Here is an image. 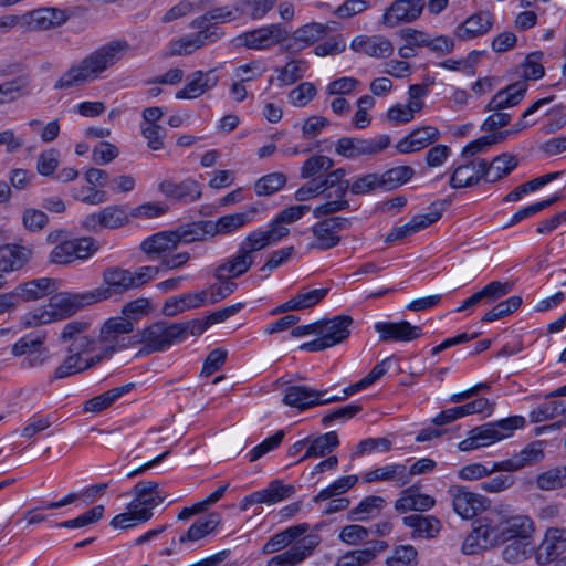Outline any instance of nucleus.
<instances>
[{"label": "nucleus", "instance_id": "1", "mask_svg": "<svg viewBox=\"0 0 566 566\" xmlns=\"http://www.w3.org/2000/svg\"><path fill=\"white\" fill-rule=\"evenodd\" d=\"M476 523L462 544L464 554H475L480 549L503 544L509 539L532 538L535 531L532 518L522 514L509 515L491 511Z\"/></svg>", "mask_w": 566, "mask_h": 566}, {"label": "nucleus", "instance_id": "2", "mask_svg": "<svg viewBox=\"0 0 566 566\" xmlns=\"http://www.w3.org/2000/svg\"><path fill=\"white\" fill-rule=\"evenodd\" d=\"M129 50L130 44L127 40H111L63 73L55 82L54 90H66L96 80L104 71L119 62Z\"/></svg>", "mask_w": 566, "mask_h": 566}, {"label": "nucleus", "instance_id": "3", "mask_svg": "<svg viewBox=\"0 0 566 566\" xmlns=\"http://www.w3.org/2000/svg\"><path fill=\"white\" fill-rule=\"evenodd\" d=\"M285 237L282 229L276 230L270 224L268 230L252 231L240 243L237 253L218 265V277L224 271L231 276H241L247 273L254 262V253L261 251L270 244H273Z\"/></svg>", "mask_w": 566, "mask_h": 566}, {"label": "nucleus", "instance_id": "4", "mask_svg": "<svg viewBox=\"0 0 566 566\" xmlns=\"http://www.w3.org/2000/svg\"><path fill=\"white\" fill-rule=\"evenodd\" d=\"M525 423L526 420L524 417L511 416L475 427L469 432V437L459 443V449L461 451H471L490 446L511 437L515 430L523 428Z\"/></svg>", "mask_w": 566, "mask_h": 566}, {"label": "nucleus", "instance_id": "5", "mask_svg": "<svg viewBox=\"0 0 566 566\" xmlns=\"http://www.w3.org/2000/svg\"><path fill=\"white\" fill-rule=\"evenodd\" d=\"M179 343L175 323L166 321L155 322L129 338V344H140L137 356L167 350L171 345Z\"/></svg>", "mask_w": 566, "mask_h": 566}, {"label": "nucleus", "instance_id": "6", "mask_svg": "<svg viewBox=\"0 0 566 566\" xmlns=\"http://www.w3.org/2000/svg\"><path fill=\"white\" fill-rule=\"evenodd\" d=\"M352 219L345 217H328L318 220L311 227L312 239L307 250L328 251L337 247L340 241V232L352 227Z\"/></svg>", "mask_w": 566, "mask_h": 566}, {"label": "nucleus", "instance_id": "7", "mask_svg": "<svg viewBox=\"0 0 566 566\" xmlns=\"http://www.w3.org/2000/svg\"><path fill=\"white\" fill-rule=\"evenodd\" d=\"M287 30L280 23L245 31L234 39L237 45L245 46L249 50L263 51L277 44L285 46Z\"/></svg>", "mask_w": 566, "mask_h": 566}, {"label": "nucleus", "instance_id": "8", "mask_svg": "<svg viewBox=\"0 0 566 566\" xmlns=\"http://www.w3.org/2000/svg\"><path fill=\"white\" fill-rule=\"evenodd\" d=\"M389 135H379L375 138L340 137L335 144V153L347 159H357L361 156H373L381 153L390 145Z\"/></svg>", "mask_w": 566, "mask_h": 566}, {"label": "nucleus", "instance_id": "9", "mask_svg": "<svg viewBox=\"0 0 566 566\" xmlns=\"http://www.w3.org/2000/svg\"><path fill=\"white\" fill-rule=\"evenodd\" d=\"M130 222L129 209L124 205H109L97 212L86 216L81 226L83 229L98 233L103 229H119Z\"/></svg>", "mask_w": 566, "mask_h": 566}, {"label": "nucleus", "instance_id": "10", "mask_svg": "<svg viewBox=\"0 0 566 566\" xmlns=\"http://www.w3.org/2000/svg\"><path fill=\"white\" fill-rule=\"evenodd\" d=\"M97 249L95 240L90 237L65 240L51 251L50 261L54 264H69L77 259L85 260L90 258Z\"/></svg>", "mask_w": 566, "mask_h": 566}, {"label": "nucleus", "instance_id": "11", "mask_svg": "<svg viewBox=\"0 0 566 566\" xmlns=\"http://www.w3.org/2000/svg\"><path fill=\"white\" fill-rule=\"evenodd\" d=\"M91 324L85 321H72L67 323L61 332V340L70 342L67 353L81 356L95 349L97 339L87 334Z\"/></svg>", "mask_w": 566, "mask_h": 566}, {"label": "nucleus", "instance_id": "12", "mask_svg": "<svg viewBox=\"0 0 566 566\" xmlns=\"http://www.w3.org/2000/svg\"><path fill=\"white\" fill-rule=\"evenodd\" d=\"M454 512L464 520H470L484 511L490 501L480 494L473 493L465 486H450Z\"/></svg>", "mask_w": 566, "mask_h": 566}, {"label": "nucleus", "instance_id": "13", "mask_svg": "<svg viewBox=\"0 0 566 566\" xmlns=\"http://www.w3.org/2000/svg\"><path fill=\"white\" fill-rule=\"evenodd\" d=\"M326 395L327 390H315L307 386L293 385L286 388L283 402L286 406L305 410L336 400V398H328Z\"/></svg>", "mask_w": 566, "mask_h": 566}, {"label": "nucleus", "instance_id": "14", "mask_svg": "<svg viewBox=\"0 0 566 566\" xmlns=\"http://www.w3.org/2000/svg\"><path fill=\"white\" fill-rule=\"evenodd\" d=\"M158 190L171 201L188 205L201 198V185L192 179L186 178L179 182L172 179H165L158 185Z\"/></svg>", "mask_w": 566, "mask_h": 566}, {"label": "nucleus", "instance_id": "15", "mask_svg": "<svg viewBox=\"0 0 566 566\" xmlns=\"http://www.w3.org/2000/svg\"><path fill=\"white\" fill-rule=\"evenodd\" d=\"M319 543L321 537L317 534L306 535L287 551L271 557L266 566H296L312 555Z\"/></svg>", "mask_w": 566, "mask_h": 566}, {"label": "nucleus", "instance_id": "16", "mask_svg": "<svg viewBox=\"0 0 566 566\" xmlns=\"http://www.w3.org/2000/svg\"><path fill=\"white\" fill-rule=\"evenodd\" d=\"M295 493V486L283 484L280 480L272 481L268 488L252 492L240 502V510L247 511L253 504H275L291 497Z\"/></svg>", "mask_w": 566, "mask_h": 566}, {"label": "nucleus", "instance_id": "17", "mask_svg": "<svg viewBox=\"0 0 566 566\" xmlns=\"http://www.w3.org/2000/svg\"><path fill=\"white\" fill-rule=\"evenodd\" d=\"M331 28L326 24L312 22L297 28L291 35L287 33L285 49L291 53H298L304 49L323 40Z\"/></svg>", "mask_w": 566, "mask_h": 566}, {"label": "nucleus", "instance_id": "18", "mask_svg": "<svg viewBox=\"0 0 566 566\" xmlns=\"http://www.w3.org/2000/svg\"><path fill=\"white\" fill-rule=\"evenodd\" d=\"M545 444L543 440L533 441L510 459L499 461L495 468L503 469L504 472H514L538 464L545 458Z\"/></svg>", "mask_w": 566, "mask_h": 566}, {"label": "nucleus", "instance_id": "19", "mask_svg": "<svg viewBox=\"0 0 566 566\" xmlns=\"http://www.w3.org/2000/svg\"><path fill=\"white\" fill-rule=\"evenodd\" d=\"M134 329L133 322L124 316L108 318L99 331L98 339L102 343H109L101 355L108 356L117 349L124 348L125 344H119V336L129 334Z\"/></svg>", "mask_w": 566, "mask_h": 566}, {"label": "nucleus", "instance_id": "20", "mask_svg": "<svg viewBox=\"0 0 566 566\" xmlns=\"http://www.w3.org/2000/svg\"><path fill=\"white\" fill-rule=\"evenodd\" d=\"M423 7L422 0H396L386 9L382 23L392 28L399 23L412 22L420 17Z\"/></svg>", "mask_w": 566, "mask_h": 566}, {"label": "nucleus", "instance_id": "21", "mask_svg": "<svg viewBox=\"0 0 566 566\" xmlns=\"http://www.w3.org/2000/svg\"><path fill=\"white\" fill-rule=\"evenodd\" d=\"M52 312L33 314L35 324L50 323L54 317L65 318L76 313L83 306V297L78 295L60 294L51 298Z\"/></svg>", "mask_w": 566, "mask_h": 566}, {"label": "nucleus", "instance_id": "22", "mask_svg": "<svg viewBox=\"0 0 566 566\" xmlns=\"http://www.w3.org/2000/svg\"><path fill=\"white\" fill-rule=\"evenodd\" d=\"M375 331L379 335L381 343L390 342H410L421 336V327L411 325L408 321L400 322H378L375 324Z\"/></svg>", "mask_w": 566, "mask_h": 566}, {"label": "nucleus", "instance_id": "23", "mask_svg": "<svg viewBox=\"0 0 566 566\" xmlns=\"http://www.w3.org/2000/svg\"><path fill=\"white\" fill-rule=\"evenodd\" d=\"M174 230L159 231L144 239L140 243V250L150 260H163L167 254L178 248Z\"/></svg>", "mask_w": 566, "mask_h": 566}, {"label": "nucleus", "instance_id": "24", "mask_svg": "<svg viewBox=\"0 0 566 566\" xmlns=\"http://www.w3.org/2000/svg\"><path fill=\"white\" fill-rule=\"evenodd\" d=\"M485 159H470L464 164L459 165L454 168L453 174L450 177L449 185L453 189H460L464 187H473L485 180Z\"/></svg>", "mask_w": 566, "mask_h": 566}, {"label": "nucleus", "instance_id": "25", "mask_svg": "<svg viewBox=\"0 0 566 566\" xmlns=\"http://www.w3.org/2000/svg\"><path fill=\"white\" fill-rule=\"evenodd\" d=\"M135 495L129 506L138 511H149L158 506L166 499V494L159 490V484L154 481H139L133 488Z\"/></svg>", "mask_w": 566, "mask_h": 566}, {"label": "nucleus", "instance_id": "26", "mask_svg": "<svg viewBox=\"0 0 566 566\" xmlns=\"http://www.w3.org/2000/svg\"><path fill=\"white\" fill-rule=\"evenodd\" d=\"M354 319L349 315H336L328 319L319 321L318 335L324 336L331 347L345 342L350 335Z\"/></svg>", "mask_w": 566, "mask_h": 566}, {"label": "nucleus", "instance_id": "27", "mask_svg": "<svg viewBox=\"0 0 566 566\" xmlns=\"http://www.w3.org/2000/svg\"><path fill=\"white\" fill-rule=\"evenodd\" d=\"M566 549L565 532L560 528H548L544 539L535 551V558L539 565L555 560Z\"/></svg>", "mask_w": 566, "mask_h": 566}, {"label": "nucleus", "instance_id": "28", "mask_svg": "<svg viewBox=\"0 0 566 566\" xmlns=\"http://www.w3.org/2000/svg\"><path fill=\"white\" fill-rule=\"evenodd\" d=\"M440 137V132L433 126H422L413 129L409 135L400 139L396 144V149L400 154H411L419 151L432 143L437 142Z\"/></svg>", "mask_w": 566, "mask_h": 566}, {"label": "nucleus", "instance_id": "29", "mask_svg": "<svg viewBox=\"0 0 566 566\" xmlns=\"http://www.w3.org/2000/svg\"><path fill=\"white\" fill-rule=\"evenodd\" d=\"M103 280L107 289L97 291L101 300L111 297L112 293L122 294L134 289V281L129 270L108 268L103 273Z\"/></svg>", "mask_w": 566, "mask_h": 566}, {"label": "nucleus", "instance_id": "30", "mask_svg": "<svg viewBox=\"0 0 566 566\" xmlns=\"http://www.w3.org/2000/svg\"><path fill=\"white\" fill-rule=\"evenodd\" d=\"M526 82H515L500 90L489 102L485 111L497 112L518 105L527 91Z\"/></svg>", "mask_w": 566, "mask_h": 566}, {"label": "nucleus", "instance_id": "31", "mask_svg": "<svg viewBox=\"0 0 566 566\" xmlns=\"http://www.w3.org/2000/svg\"><path fill=\"white\" fill-rule=\"evenodd\" d=\"M67 20L63 10L42 8L25 13V28L29 30H49L61 25Z\"/></svg>", "mask_w": 566, "mask_h": 566}, {"label": "nucleus", "instance_id": "32", "mask_svg": "<svg viewBox=\"0 0 566 566\" xmlns=\"http://www.w3.org/2000/svg\"><path fill=\"white\" fill-rule=\"evenodd\" d=\"M492 27V14L488 11H480L470 15L457 27L454 34L461 41L485 34Z\"/></svg>", "mask_w": 566, "mask_h": 566}, {"label": "nucleus", "instance_id": "33", "mask_svg": "<svg viewBox=\"0 0 566 566\" xmlns=\"http://www.w3.org/2000/svg\"><path fill=\"white\" fill-rule=\"evenodd\" d=\"M32 249L18 244L0 247V272H12L22 269L31 259Z\"/></svg>", "mask_w": 566, "mask_h": 566}, {"label": "nucleus", "instance_id": "34", "mask_svg": "<svg viewBox=\"0 0 566 566\" xmlns=\"http://www.w3.org/2000/svg\"><path fill=\"white\" fill-rule=\"evenodd\" d=\"M54 283V280L49 277L35 279L18 285L10 294L14 295V305L17 306L20 300L29 302L46 296L51 293Z\"/></svg>", "mask_w": 566, "mask_h": 566}, {"label": "nucleus", "instance_id": "35", "mask_svg": "<svg viewBox=\"0 0 566 566\" xmlns=\"http://www.w3.org/2000/svg\"><path fill=\"white\" fill-rule=\"evenodd\" d=\"M207 302V291L181 294L166 300L163 306V314L167 317H174L177 314L191 308H198Z\"/></svg>", "mask_w": 566, "mask_h": 566}, {"label": "nucleus", "instance_id": "36", "mask_svg": "<svg viewBox=\"0 0 566 566\" xmlns=\"http://www.w3.org/2000/svg\"><path fill=\"white\" fill-rule=\"evenodd\" d=\"M436 500L429 495L417 492L415 486L403 490L400 497L395 502V510L399 513L409 511H427L433 507Z\"/></svg>", "mask_w": 566, "mask_h": 566}, {"label": "nucleus", "instance_id": "37", "mask_svg": "<svg viewBox=\"0 0 566 566\" xmlns=\"http://www.w3.org/2000/svg\"><path fill=\"white\" fill-rule=\"evenodd\" d=\"M345 176L346 170L337 168L315 179L324 197L329 199L333 197H346L349 190V181L345 179Z\"/></svg>", "mask_w": 566, "mask_h": 566}, {"label": "nucleus", "instance_id": "38", "mask_svg": "<svg viewBox=\"0 0 566 566\" xmlns=\"http://www.w3.org/2000/svg\"><path fill=\"white\" fill-rule=\"evenodd\" d=\"M518 166V158L516 155L503 153L492 159V161L485 160V181L497 182L501 179L509 176Z\"/></svg>", "mask_w": 566, "mask_h": 566}, {"label": "nucleus", "instance_id": "39", "mask_svg": "<svg viewBox=\"0 0 566 566\" xmlns=\"http://www.w3.org/2000/svg\"><path fill=\"white\" fill-rule=\"evenodd\" d=\"M352 49L373 57H388L394 52L392 43L384 36H358L353 40Z\"/></svg>", "mask_w": 566, "mask_h": 566}, {"label": "nucleus", "instance_id": "40", "mask_svg": "<svg viewBox=\"0 0 566 566\" xmlns=\"http://www.w3.org/2000/svg\"><path fill=\"white\" fill-rule=\"evenodd\" d=\"M104 355L97 354L91 358H83L73 353H69L67 357L54 370V379H62L69 376L82 373L99 364Z\"/></svg>", "mask_w": 566, "mask_h": 566}, {"label": "nucleus", "instance_id": "41", "mask_svg": "<svg viewBox=\"0 0 566 566\" xmlns=\"http://www.w3.org/2000/svg\"><path fill=\"white\" fill-rule=\"evenodd\" d=\"M178 244H189L196 241H205L212 237V221L198 220L181 224L174 229Z\"/></svg>", "mask_w": 566, "mask_h": 566}, {"label": "nucleus", "instance_id": "42", "mask_svg": "<svg viewBox=\"0 0 566 566\" xmlns=\"http://www.w3.org/2000/svg\"><path fill=\"white\" fill-rule=\"evenodd\" d=\"M258 212L254 207L245 211L235 212L220 217L216 222L212 221V237L218 234L231 233L248 224Z\"/></svg>", "mask_w": 566, "mask_h": 566}, {"label": "nucleus", "instance_id": "43", "mask_svg": "<svg viewBox=\"0 0 566 566\" xmlns=\"http://www.w3.org/2000/svg\"><path fill=\"white\" fill-rule=\"evenodd\" d=\"M135 384L129 382L120 387L112 388L101 395H97L84 402L83 410L85 412L98 413L109 408L118 398L129 392Z\"/></svg>", "mask_w": 566, "mask_h": 566}, {"label": "nucleus", "instance_id": "44", "mask_svg": "<svg viewBox=\"0 0 566 566\" xmlns=\"http://www.w3.org/2000/svg\"><path fill=\"white\" fill-rule=\"evenodd\" d=\"M403 524L413 530V536L432 538L441 530V523L434 516H423L419 514H412L405 516L402 520Z\"/></svg>", "mask_w": 566, "mask_h": 566}, {"label": "nucleus", "instance_id": "45", "mask_svg": "<svg viewBox=\"0 0 566 566\" xmlns=\"http://www.w3.org/2000/svg\"><path fill=\"white\" fill-rule=\"evenodd\" d=\"M310 446L298 462L310 458L325 457L338 447L339 440L335 431L321 434L308 441Z\"/></svg>", "mask_w": 566, "mask_h": 566}, {"label": "nucleus", "instance_id": "46", "mask_svg": "<svg viewBox=\"0 0 566 566\" xmlns=\"http://www.w3.org/2000/svg\"><path fill=\"white\" fill-rule=\"evenodd\" d=\"M220 523V515L216 512L210 513L207 517L197 520L187 531V533L180 536L179 542L181 544L187 542H196L211 532H213Z\"/></svg>", "mask_w": 566, "mask_h": 566}, {"label": "nucleus", "instance_id": "47", "mask_svg": "<svg viewBox=\"0 0 566 566\" xmlns=\"http://www.w3.org/2000/svg\"><path fill=\"white\" fill-rule=\"evenodd\" d=\"M406 465L403 464H391L381 468H377L367 472L364 475V481L366 483L377 482V481H391L396 478H399V485L405 486L409 483V479L405 478Z\"/></svg>", "mask_w": 566, "mask_h": 566}, {"label": "nucleus", "instance_id": "48", "mask_svg": "<svg viewBox=\"0 0 566 566\" xmlns=\"http://www.w3.org/2000/svg\"><path fill=\"white\" fill-rule=\"evenodd\" d=\"M536 486L542 491H555L566 486V465L547 469L536 476Z\"/></svg>", "mask_w": 566, "mask_h": 566}, {"label": "nucleus", "instance_id": "49", "mask_svg": "<svg viewBox=\"0 0 566 566\" xmlns=\"http://www.w3.org/2000/svg\"><path fill=\"white\" fill-rule=\"evenodd\" d=\"M214 277L219 281V284H211L208 290H206L207 297L209 296V304H216L227 298L238 287V284L232 281L237 276H231L228 271H224L221 279H219L217 268L214 271Z\"/></svg>", "mask_w": 566, "mask_h": 566}, {"label": "nucleus", "instance_id": "50", "mask_svg": "<svg viewBox=\"0 0 566 566\" xmlns=\"http://www.w3.org/2000/svg\"><path fill=\"white\" fill-rule=\"evenodd\" d=\"M415 175V169L410 166H397L386 170L380 176L381 189L386 191L394 190L407 181Z\"/></svg>", "mask_w": 566, "mask_h": 566}, {"label": "nucleus", "instance_id": "51", "mask_svg": "<svg viewBox=\"0 0 566 566\" xmlns=\"http://www.w3.org/2000/svg\"><path fill=\"white\" fill-rule=\"evenodd\" d=\"M502 551L503 558L509 563H518L528 558L534 549L532 538L509 539Z\"/></svg>", "mask_w": 566, "mask_h": 566}, {"label": "nucleus", "instance_id": "52", "mask_svg": "<svg viewBox=\"0 0 566 566\" xmlns=\"http://www.w3.org/2000/svg\"><path fill=\"white\" fill-rule=\"evenodd\" d=\"M276 2L277 0H238L234 9L239 15H245L251 19H261Z\"/></svg>", "mask_w": 566, "mask_h": 566}, {"label": "nucleus", "instance_id": "53", "mask_svg": "<svg viewBox=\"0 0 566 566\" xmlns=\"http://www.w3.org/2000/svg\"><path fill=\"white\" fill-rule=\"evenodd\" d=\"M29 82L27 75H21L0 84V104L10 103L21 96L28 95Z\"/></svg>", "mask_w": 566, "mask_h": 566}, {"label": "nucleus", "instance_id": "54", "mask_svg": "<svg viewBox=\"0 0 566 566\" xmlns=\"http://www.w3.org/2000/svg\"><path fill=\"white\" fill-rule=\"evenodd\" d=\"M287 181L283 172H271L262 176L254 184V191L258 196H272L281 190Z\"/></svg>", "mask_w": 566, "mask_h": 566}, {"label": "nucleus", "instance_id": "55", "mask_svg": "<svg viewBox=\"0 0 566 566\" xmlns=\"http://www.w3.org/2000/svg\"><path fill=\"white\" fill-rule=\"evenodd\" d=\"M358 475L356 474L342 476L327 488L321 490L319 493L314 496L313 502L318 503L321 501L332 499L336 495L344 494L349 489H352L358 482Z\"/></svg>", "mask_w": 566, "mask_h": 566}, {"label": "nucleus", "instance_id": "56", "mask_svg": "<svg viewBox=\"0 0 566 566\" xmlns=\"http://www.w3.org/2000/svg\"><path fill=\"white\" fill-rule=\"evenodd\" d=\"M334 160L324 155H315L304 161L301 168L303 179L318 178L319 174L326 172L334 167Z\"/></svg>", "mask_w": 566, "mask_h": 566}, {"label": "nucleus", "instance_id": "57", "mask_svg": "<svg viewBox=\"0 0 566 566\" xmlns=\"http://www.w3.org/2000/svg\"><path fill=\"white\" fill-rule=\"evenodd\" d=\"M128 512L120 513L116 515L111 521V526L114 528H129L133 527L139 523H145L149 521L153 517V512L149 511H138L136 509L127 506Z\"/></svg>", "mask_w": 566, "mask_h": 566}, {"label": "nucleus", "instance_id": "58", "mask_svg": "<svg viewBox=\"0 0 566 566\" xmlns=\"http://www.w3.org/2000/svg\"><path fill=\"white\" fill-rule=\"evenodd\" d=\"M307 211H310V206L306 205L290 206L283 209L271 222V224L276 230L282 229V231L285 232V235H287L289 229L285 227V224H290L300 220Z\"/></svg>", "mask_w": 566, "mask_h": 566}, {"label": "nucleus", "instance_id": "59", "mask_svg": "<svg viewBox=\"0 0 566 566\" xmlns=\"http://www.w3.org/2000/svg\"><path fill=\"white\" fill-rule=\"evenodd\" d=\"M45 334L42 333H30L23 337H21L13 346H12V355L15 357L24 356L28 357L40 347L44 345Z\"/></svg>", "mask_w": 566, "mask_h": 566}, {"label": "nucleus", "instance_id": "60", "mask_svg": "<svg viewBox=\"0 0 566 566\" xmlns=\"http://www.w3.org/2000/svg\"><path fill=\"white\" fill-rule=\"evenodd\" d=\"M305 70V62L301 60H292L286 63L285 66L276 69V72L279 73L276 80L279 81L280 86L292 85L304 76Z\"/></svg>", "mask_w": 566, "mask_h": 566}, {"label": "nucleus", "instance_id": "61", "mask_svg": "<svg viewBox=\"0 0 566 566\" xmlns=\"http://www.w3.org/2000/svg\"><path fill=\"white\" fill-rule=\"evenodd\" d=\"M522 297L513 295L507 300L497 303L491 310H489L482 317V322H494L502 317H505L516 311L522 305Z\"/></svg>", "mask_w": 566, "mask_h": 566}, {"label": "nucleus", "instance_id": "62", "mask_svg": "<svg viewBox=\"0 0 566 566\" xmlns=\"http://www.w3.org/2000/svg\"><path fill=\"white\" fill-rule=\"evenodd\" d=\"M385 500L378 495H370L360 501V503L348 512V520L365 521L375 510H380Z\"/></svg>", "mask_w": 566, "mask_h": 566}, {"label": "nucleus", "instance_id": "63", "mask_svg": "<svg viewBox=\"0 0 566 566\" xmlns=\"http://www.w3.org/2000/svg\"><path fill=\"white\" fill-rule=\"evenodd\" d=\"M376 189H381L380 176L377 172L358 176L349 182V190L356 196L367 195Z\"/></svg>", "mask_w": 566, "mask_h": 566}, {"label": "nucleus", "instance_id": "64", "mask_svg": "<svg viewBox=\"0 0 566 566\" xmlns=\"http://www.w3.org/2000/svg\"><path fill=\"white\" fill-rule=\"evenodd\" d=\"M418 553L412 545H400L394 551L392 556L387 558L388 566H417Z\"/></svg>", "mask_w": 566, "mask_h": 566}]
</instances>
